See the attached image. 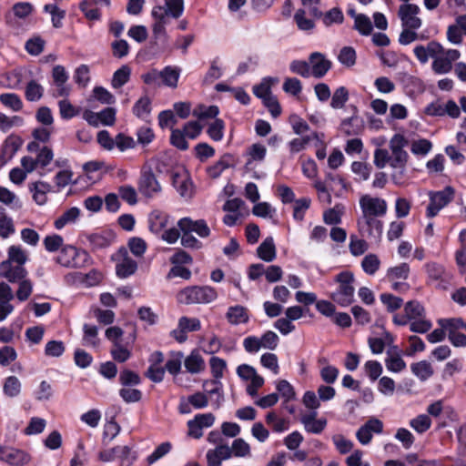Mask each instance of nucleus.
Segmentation results:
<instances>
[{
  "label": "nucleus",
  "mask_w": 466,
  "mask_h": 466,
  "mask_svg": "<svg viewBox=\"0 0 466 466\" xmlns=\"http://www.w3.org/2000/svg\"><path fill=\"white\" fill-rule=\"evenodd\" d=\"M217 290L209 286L187 287L177 294V300L180 304H208L217 299Z\"/></svg>",
  "instance_id": "nucleus-1"
},
{
  "label": "nucleus",
  "mask_w": 466,
  "mask_h": 466,
  "mask_svg": "<svg viewBox=\"0 0 466 466\" xmlns=\"http://www.w3.org/2000/svg\"><path fill=\"white\" fill-rule=\"evenodd\" d=\"M147 171L144 175H185L188 170L168 156L153 157L147 161Z\"/></svg>",
  "instance_id": "nucleus-2"
},
{
  "label": "nucleus",
  "mask_w": 466,
  "mask_h": 466,
  "mask_svg": "<svg viewBox=\"0 0 466 466\" xmlns=\"http://www.w3.org/2000/svg\"><path fill=\"white\" fill-rule=\"evenodd\" d=\"M354 275L350 271H342L336 276L339 289L332 293L331 299L342 307H347L354 301L355 289L352 286Z\"/></svg>",
  "instance_id": "nucleus-3"
},
{
  "label": "nucleus",
  "mask_w": 466,
  "mask_h": 466,
  "mask_svg": "<svg viewBox=\"0 0 466 466\" xmlns=\"http://www.w3.org/2000/svg\"><path fill=\"white\" fill-rule=\"evenodd\" d=\"M89 256L85 250L73 246L64 247L56 258V262L66 268H81L88 260Z\"/></svg>",
  "instance_id": "nucleus-4"
},
{
  "label": "nucleus",
  "mask_w": 466,
  "mask_h": 466,
  "mask_svg": "<svg viewBox=\"0 0 466 466\" xmlns=\"http://www.w3.org/2000/svg\"><path fill=\"white\" fill-rule=\"evenodd\" d=\"M454 198L453 187L448 186L443 190L430 192V204L427 208V217L433 218L446 207Z\"/></svg>",
  "instance_id": "nucleus-5"
},
{
  "label": "nucleus",
  "mask_w": 466,
  "mask_h": 466,
  "mask_svg": "<svg viewBox=\"0 0 466 466\" xmlns=\"http://www.w3.org/2000/svg\"><path fill=\"white\" fill-rule=\"evenodd\" d=\"M116 263V272L119 278H127L133 275L137 269V262L132 259L126 248H121L112 256Z\"/></svg>",
  "instance_id": "nucleus-6"
},
{
  "label": "nucleus",
  "mask_w": 466,
  "mask_h": 466,
  "mask_svg": "<svg viewBox=\"0 0 466 466\" xmlns=\"http://www.w3.org/2000/svg\"><path fill=\"white\" fill-rule=\"evenodd\" d=\"M315 187L319 192V197L323 201L330 202V192L339 195L346 188V184L342 177H328L322 182H317Z\"/></svg>",
  "instance_id": "nucleus-7"
},
{
  "label": "nucleus",
  "mask_w": 466,
  "mask_h": 466,
  "mask_svg": "<svg viewBox=\"0 0 466 466\" xmlns=\"http://www.w3.org/2000/svg\"><path fill=\"white\" fill-rule=\"evenodd\" d=\"M408 145V140L404 136L396 134L390 141V147L392 155L390 156V166L393 167H402L408 160V153L403 147Z\"/></svg>",
  "instance_id": "nucleus-8"
},
{
  "label": "nucleus",
  "mask_w": 466,
  "mask_h": 466,
  "mask_svg": "<svg viewBox=\"0 0 466 466\" xmlns=\"http://www.w3.org/2000/svg\"><path fill=\"white\" fill-rule=\"evenodd\" d=\"M358 227L362 237L378 239L382 234L383 224L377 216L362 215L358 219Z\"/></svg>",
  "instance_id": "nucleus-9"
},
{
  "label": "nucleus",
  "mask_w": 466,
  "mask_h": 466,
  "mask_svg": "<svg viewBox=\"0 0 466 466\" xmlns=\"http://www.w3.org/2000/svg\"><path fill=\"white\" fill-rule=\"evenodd\" d=\"M420 7L415 4H403L400 6L398 16L401 21L402 27L419 29L421 26V19L418 16Z\"/></svg>",
  "instance_id": "nucleus-10"
},
{
  "label": "nucleus",
  "mask_w": 466,
  "mask_h": 466,
  "mask_svg": "<svg viewBox=\"0 0 466 466\" xmlns=\"http://www.w3.org/2000/svg\"><path fill=\"white\" fill-rule=\"evenodd\" d=\"M360 206L362 215L381 217L384 216L387 211L385 200L379 198H372L369 195L361 197Z\"/></svg>",
  "instance_id": "nucleus-11"
},
{
  "label": "nucleus",
  "mask_w": 466,
  "mask_h": 466,
  "mask_svg": "<svg viewBox=\"0 0 466 466\" xmlns=\"http://www.w3.org/2000/svg\"><path fill=\"white\" fill-rule=\"evenodd\" d=\"M383 431V423L381 420L376 418H371L366 421L357 431L356 437L358 441L367 445L372 439V433H381Z\"/></svg>",
  "instance_id": "nucleus-12"
},
{
  "label": "nucleus",
  "mask_w": 466,
  "mask_h": 466,
  "mask_svg": "<svg viewBox=\"0 0 466 466\" xmlns=\"http://www.w3.org/2000/svg\"><path fill=\"white\" fill-rule=\"evenodd\" d=\"M0 460L13 466H22L29 461L30 457L21 450L0 446Z\"/></svg>",
  "instance_id": "nucleus-13"
},
{
  "label": "nucleus",
  "mask_w": 466,
  "mask_h": 466,
  "mask_svg": "<svg viewBox=\"0 0 466 466\" xmlns=\"http://www.w3.org/2000/svg\"><path fill=\"white\" fill-rule=\"evenodd\" d=\"M177 226L180 230L195 232L200 238H208L211 232L204 219L193 220L190 218H183L178 220Z\"/></svg>",
  "instance_id": "nucleus-14"
},
{
  "label": "nucleus",
  "mask_w": 466,
  "mask_h": 466,
  "mask_svg": "<svg viewBox=\"0 0 466 466\" xmlns=\"http://www.w3.org/2000/svg\"><path fill=\"white\" fill-rule=\"evenodd\" d=\"M311 64L310 75L316 78L323 77L331 68V62L326 59L325 56L319 52L312 53L309 57Z\"/></svg>",
  "instance_id": "nucleus-15"
},
{
  "label": "nucleus",
  "mask_w": 466,
  "mask_h": 466,
  "mask_svg": "<svg viewBox=\"0 0 466 466\" xmlns=\"http://www.w3.org/2000/svg\"><path fill=\"white\" fill-rule=\"evenodd\" d=\"M0 276L10 282H16L25 278L26 270L22 265L13 266L10 261L0 263Z\"/></svg>",
  "instance_id": "nucleus-16"
},
{
  "label": "nucleus",
  "mask_w": 466,
  "mask_h": 466,
  "mask_svg": "<svg viewBox=\"0 0 466 466\" xmlns=\"http://www.w3.org/2000/svg\"><path fill=\"white\" fill-rule=\"evenodd\" d=\"M172 184L185 199H190L196 193V185L190 177H173Z\"/></svg>",
  "instance_id": "nucleus-17"
},
{
  "label": "nucleus",
  "mask_w": 466,
  "mask_h": 466,
  "mask_svg": "<svg viewBox=\"0 0 466 466\" xmlns=\"http://www.w3.org/2000/svg\"><path fill=\"white\" fill-rule=\"evenodd\" d=\"M385 365L392 372H400L406 368V362L402 360L398 347L393 346L387 350Z\"/></svg>",
  "instance_id": "nucleus-18"
},
{
  "label": "nucleus",
  "mask_w": 466,
  "mask_h": 466,
  "mask_svg": "<svg viewBox=\"0 0 466 466\" xmlns=\"http://www.w3.org/2000/svg\"><path fill=\"white\" fill-rule=\"evenodd\" d=\"M226 319L231 325H239L248 323L249 316L245 307L236 305L228 308L226 313Z\"/></svg>",
  "instance_id": "nucleus-19"
},
{
  "label": "nucleus",
  "mask_w": 466,
  "mask_h": 466,
  "mask_svg": "<svg viewBox=\"0 0 466 466\" xmlns=\"http://www.w3.org/2000/svg\"><path fill=\"white\" fill-rule=\"evenodd\" d=\"M138 189L145 197L151 198L161 191V186L156 177H141Z\"/></svg>",
  "instance_id": "nucleus-20"
},
{
  "label": "nucleus",
  "mask_w": 466,
  "mask_h": 466,
  "mask_svg": "<svg viewBox=\"0 0 466 466\" xmlns=\"http://www.w3.org/2000/svg\"><path fill=\"white\" fill-rule=\"evenodd\" d=\"M363 127V120L357 115L345 118L341 122V128L347 136L359 135Z\"/></svg>",
  "instance_id": "nucleus-21"
},
{
  "label": "nucleus",
  "mask_w": 466,
  "mask_h": 466,
  "mask_svg": "<svg viewBox=\"0 0 466 466\" xmlns=\"http://www.w3.org/2000/svg\"><path fill=\"white\" fill-rule=\"evenodd\" d=\"M257 254L266 262H271L276 258V247L271 237L267 238L258 248Z\"/></svg>",
  "instance_id": "nucleus-22"
},
{
  "label": "nucleus",
  "mask_w": 466,
  "mask_h": 466,
  "mask_svg": "<svg viewBox=\"0 0 466 466\" xmlns=\"http://www.w3.org/2000/svg\"><path fill=\"white\" fill-rule=\"evenodd\" d=\"M180 72L181 70L177 66H165L160 71V78L162 79L163 85L172 88H176L177 86Z\"/></svg>",
  "instance_id": "nucleus-23"
},
{
  "label": "nucleus",
  "mask_w": 466,
  "mask_h": 466,
  "mask_svg": "<svg viewBox=\"0 0 466 466\" xmlns=\"http://www.w3.org/2000/svg\"><path fill=\"white\" fill-rule=\"evenodd\" d=\"M184 365L187 370L192 374L199 373L205 370L204 359L195 350L185 359Z\"/></svg>",
  "instance_id": "nucleus-24"
},
{
  "label": "nucleus",
  "mask_w": 466,
  "mask_h": 466,
  "mask_svg": "<svg viewBox=\"0 0 466 466\" xmlns=\"http://www.w3.org/2000/svg\"><path fill=\"white\" fill-rule=\"evenodd\" d=\"M148 222L150 230L155 234H158L167 227L168 216L156 210L149 215Z\"/></svg>",
  "instance_id": "nucleus-25"
},
{
  "label": "nucleus",
  "mask_w": 466,
  "mask_h": 466,
  "mask_svg": "<svg viewBox=\"0 0 466 466\" xmlns=\"http://www.w3.org/2000/svg\"><path fill=\"white\" fill-rule=\"evenodd\" d=\"M236 165V159L231 154L223 155L220 159L208 168L209 175H220L222 172L233 168Z\"/></svg>",
  "instance_id": "nucleus-26"
},
{
  "label": "nucleus",
  "mask_w": 466,
  "mask_h": 466,
  "mask_svg": "<svg viewBox=\"0 0 466 466\" xmlns=\"http://www.w3.org/2000/svg\"><path fill=\"white\" fill-rule=\"evenodd\" d=\"M410 370L412 373L422 381L428 380L433 374V369L431 363L426 360L412 363Z\"/></svg>",
  "instance_id": "nucleus-27"
},
{
  "label": "nucleus",
  "mask_w": 466,
  "mask_h": 466,
  "mask_svg": "<svg viewBox=\"0 0 466 466\" xmlns=\"http://www.w3.org/2000/svg\"><path fill=\"white\" fill-rule=\"evenodd\" d=\"M317 413L314 412L309 415H306L301 419L302 423L305 426V429L311 433H320L325 426H326V420H316Z\"/></svg>",
  "instance_id": "nucleus-28"
},
{
  "label": "nucleus",
  "mask_w": 466,
  "mask_h": 466,
  "mask_svg": "<svg viewBox=\"0 0 466 466\" xmlns=\"http://www.w3.org/2000/svg\"><path fill=\"white\" fill-rule=\"evenodd\" d=\"M79 215L80 209L78 208L73 207L68 208L55 221L56 228L61 229L66 225L76 222Z\"/></svg>",
  "instance_id": "nucleus-29"
},
{
  "label": "nucleus",
  "mask_w": 466,
  "mask_h": 466,
  "mask_svg": "<svg viewBox=\"0 0 466 466\" xmlns=\"http://www.w3.org/2000/svg\"><path fill=\"white\" fill-rule=\"evenodd\" d=\"M410 268L408 263H400L387 270V278L390 281H394L396 279L406 280L410 275Z\"/></svg>",
  "instance_id": "nucleus-30"
},
{
  "label": "nucleus",
  "mask_w": 466,
  "mask_h": 466,
  "mask_svg": "<svg viewBox=\"0 0 466 466\" xmlns=\"http://www.w3.org/2000/svg\"><path fill=\"white\" fill-rule=\"evenodd\" d=\"M52 187L45 182L37 181L33 184L32 191H34L33 198L38 205H43L46 202V193L51 191Z\"/></svg>",
  "instance_id": "nucleus-31"
},
{
  "label": "nucleus",
  "mask_w": 466,
  "mask_h": 466,
  "mask_svg": "<svg viewBox=\"0 0 466 466\" xmlns=\"http://www.w3.org/2000/svg\"><path fill=\"white\" fill-rule=\"evenodd\" d=\"M131 69L127 65L117 69L112 77L111 85L114 88H119L129 81Z\"/></svg>",
  "instance_id": "nucleus-32"
},
{
  "label": "nucleus",
  "mask_w": 466,
  "mask_h": 466,
  "mask_svg": "<svg viewBox=\"0 0 466 466\" xmlns=\"http://www.w3.org/2000/svg\"><path fill=\"white\" fill-rule=\"evenodd\" d=\"M44 93L43 86L35 80H31L27 83L25 90V96L26 100L30 102L38 101Z\"/></svg>",
  "instance_id": "nucleus-33"
},
{
  "label": "nucleus",
  "mask_w": 466,
  "mask_h": 466,
  "mask_svg": "<svg viewBox=\"0 0 466 466\" xmlns=\"http://www.w3.org/2000/svg\"><path fill=\"white\" fill-rule=\"evenodd\" d=\"M23 140L16 136H9L2 147L4 154L12 158L19 147L22 146Z\"/></svg>",
  "instance_id": "nucleus-34"
},
{
  "label": "nucleus",
  "mask_w": 466,
  "mask_h": 466,
  "mask_svg": "<svg viewBox=\"0 0 466 466\" xmlns=\"http://www.w3.org/2000/svg\"><path fill=\"white\" fill-rule=\"evenodd\" d=\"M404 311L410 320L422 318L425 315L424 307L416 300L407 302L404 307Z\"/></svg>",
  "instance_id": "nucleus-35"
},
{
  "label": "nucleus",
  "mask_w": 466,
  "mask_h": 466,
  "mask_svg": "<svg viewBox=\"0 0 466 466\" xmlns=\"http://www.w3.org/2000/svg\"><path fill=\"white\" fill-rule=\"evenodd\" d=\"M380 260L375 254L366 255L361 261L362 269L369 275H374L380 268Z\"/></svg>",
  "instance_id": "nucleus-36"
},
{
  "label": "nucleus",
  "mask_w": 466,
  "mask_h": 466,
  "mask_svg": "<svg viewBox=\"0 0 466 466\" xmlns=\"http://www.w3.org/2000/svg\"><path fill=\"white\" fill-rule=\"evenodd\" d=\"M353 28L362 35H369L373 26L370 19L366 15L360 14L359 16L356 17Z\"/></svg>",
  "instance_id": "nucleus-37"
},
{
  "label": "nucleus",
  "mask_w": 466,
  "mask_h": 466,
  "mask_svg": "<svg viewBox=\"0 0 466 466\" xmlns=\"http://www.w3.org/2000/svg\"><path fill=\"white\" fill-rule=\"evenodd\" d=\"M3 390L10 398L16 397L21 391L20 380L15 376L8 377L4 383Z\"/></svg>",
  "instance_id": "nucleus-38"
},
{
  "label": "nucleus",
  "mask_w": 466,
  "mask_h": 466,
  "mask_svg": "<svg viewBox=\"0 0 466 466\" xmlns=\"http://www.w3.org/2000/svg\"><path fill=\"white\" fill-rule=\"evenodd\" d=\"M344 21V15L340 8L333 7L329 11L323 14L322 22L326 26H329L332 24H342Z\"/></svg>",
  "instance_id": "nucleus-39"
},
{
  "label": "nucleus",
  "mask_w": 466,
  "mask_h": 466,
  "mask_svg": "<svg viewBox=\"0 0 466 466\" xmlns=\"http://www.w3.org/2000/svg\"><path fill=\"white\" fill-rule=\"evenodd\" d=\"M438 324L448 331V335L451 332H459L458 330L464 328L465 325L461 318L440 319Z\"/></svg>",
  "instance_id": "nucleus-40"
},
{
  "label": "nucleus",
  "mask_w": 466,
  "mask_h": 466,
  "mask_svg": "<svg viewBox=\"0 0 466 466\" xmlns=\"http://www.w3.org/2000/svg\"><path fill=\"white\" fill-rule=\"evenodd\" d=\"M65 344L61 340H50L45 348V355L52 358H59L65 352Z\"/></svg>",
  "instance_id": "nucleus-41"
},
{
  "label": "nucleus",
  "mask_w": 466,
  "mask_h": 466,
  "mask_svg": "<svg viewBox=\"0 0 466 466\" xmlns=\"http://www.w3.org/2000/svg\"><path fill=\"white\" fill-rule=\"evenodd\" d=\"M380 301L386 306L389 312L399 309L403 303L401 298L396 297L390 293H382L380 296Z\"/></svg>",
  "instance_id": "nucleus-42"
},
{
  "label": "nucleus",
  "mask_w": 466,
  "mask_h": 466,
  "mask_svg": "<svg viewBox=\"0 0 466 466\" xmlns=\"http://www.w3.org/2000/svg\"><path fill=\"white\" fill-rule=\"evenodd\" d=\"M151 112V100L148 96H142L133 106V113L137 117H144V115H149Z\"/></svg>",
  "instance_id": "nucleus-43"
},
{
  "label": "nucleus",
  "mask_w": 466,
  "mask_h": 466,
  "mask_svg": "<svg viewBox=\"0 0 466 466\" xmlns=\"http://www.w3.org/2000/svg\"><path fill=\"white\" fill-rule=\"evenodd\" d=\"M294 20L299 30L309 31L315 27L313 20L306 17V11L304 9H298L294 15Z\"/></svg>",
  "instance_id": "nucleus-44"
},
{
  "label": "nucleus",
  "mask_w": 466,
  "mask_h": 466,
  "mask_svg": "<svg viewBox=\"0 0 466 466\" xmlns=\"http://www.w3.org/2000/svg\"><path fill=\"white\" fill-rule=\"evenodd\" d=\"M0 101L3 105L12 108L14 111H20L23 107L22 100L14 93L0 95Z\"/></svg>",
  "instance_id": "nucleus-45"
},
{
  "label": "nucleus",
  "mask_w": 466,
  "mask_h": 466,
  "mask_svg": "<svg viewBox=\"0 0 466 466\" xmlns=\"http://www.w3.org/2000/svg\"><path fill=\"white\" fill-rule=\"evenodd\" d=\"M119 382L124 387L136 386L141 382V379L135 371L123 370L119 375Z\"/></svg>",
  "instance_id": "nucleus-46"
},
{
  "label": "nucleus",
  "mask_w": 466,
  "mask_h": 466,
  "mask_svg": "<svg viewBox=\"0 0 466 466\" xmlns=\"http://www.w3.org/2000/svg\"><path fill=\"white\" fill-rule=\"evenodd\" d=\"M349 99V92L345 86L337 88L332 96L330 106L333 108H341Z\"/></svg>",
  "instance_id": "nucleus-47"
},
{
  "label": "nucleus",
  "mask_w": 466,
  "mask_h": 466,
  "mask_svg": "<svg viewBox=\"0 0 466 466\" xmlns=\"http://www.w3.org/2000/svg\"><path fill=\"white\" fill-rule=\"evenodd\" d=\"M186 137L183 130L173 128L171 130L170 144L180 150H187L188 143L186 140Z\"/></svg>",
  "instance_id": "nucleus-48"
},
{
  "label": "nucleus",
  "mask_w": 466,
  "mask_h": 466,
  "mask_svg": "<svg viewBox=\"0 0 466 466\" xmlns=\"http://www.w3.org/2000/svg\"><path fill=\"white\" fill-rule=\"evenodd\" d=\"M266 422L272 427L276 432H282L288 429L289 421L284 419H279L276 413L268 412L266 416Z\"/></svg>",
  "instance_id": "nucleus-49"
},
{
  "label": "nucleus",
  "mask_w": 466,
  "mask_h": 466,
  "mask_svg": "<svg viewBox=\"0 0 466 466\" xmlns=\"http://www.w3.org/2000/svg\"><path fill=\"white\" fill-rule=\"evenodd\" d=\"M45 44L46 42L44 39H42L40 36H36L28 39L25 42V48L28 54L32 56H38L43 52Z\"/></svg>",
  "instance_id": "nucleus-50"
},
{
  "label": "nucleus",
  "mask_w": 466,
  "mask_h": 466,
  "mask_svg": "<svg viewBox=\"0 0 466 466\" xmlns=\"http://www.w3.org/2000/svg\"><path fill=\"white\" fill-rule=\"evenodd\" d=\"M0 202L7 206H12L13 208H21L22 204L16 196L5 187H0Z\"/></svg>",
  "instance_id": "nucleus-51"
},
{
  "label": "nucleus",
  "mask_w": 466,
  "mask_h": 466,
  "mask_svg": "<svg viewBox=\"0 0 466 466\" xmlns=\"http://www.w3.org/2000/svg\"><path fill=\"white\" fill-rule=\"evenodd\" d=\"M232 454L236 457H246L250 455L249 444L241 438L236 439L230 447Z\"/></svg>",
  "instance_id": "nucleus-52"
},
{
  "label": "nucleus",
  "mask_w": 466,
  "mask_h": 466,
  "mask_svg": "<svg viewBox=\"0 0 466 466\" xmlns=\"http://www.w3.org/2000/svg\"><path fill=\"white\" fill-rule=\"evenodd\" d=\"M410 425L417 432L423 433L430 429L431 420L428 415L421 414L411 420Z\"/></svg>",
  "instance_id": "nucleus-53"
},
{
  "label": "nucleus",
  "mask_w": 466,
  "mask_h": 466,
  "mask_svg": "<svg viewBox=\"0 0 466 466\" xmlns=\"http://www.w3.org/2000/svg\"><path fill=\"white\" fill-rule=\"evenodd\" d=\"M310 203L311 201L308 198L297 199L293 207V218L298 221L303 220L304 213L309 208Z\"/></svg>",
  "instance_id": "nucleus-54"
},
{
  "label": "nucleus",
  "mask_w": 466,
  "mask_h": 466,
  "mask_svg": "<svg viewBox=\"0 0 466 466\" xmlns=\"http://www.w3.org/2000/svg\"><path fill=\"white\" fill-rule=\"evenodd\" d=\"M349 248L353 256H360L366 252L369 246L364 239H360L357 236L351 235Z\"/></svg>",
  "instance_id": "nucleus-55"
},
{
  "label": "nucleus",
  "mask_w": 466,
  "mask_h": 466,
  "mask_svg": "<svg viewBox=\"0 0 466 466\" xmlns=\"http://www.w3.org/2000/svg\"><path fill=\"white\" fill-rule=\"evenodd\" d=\"M225 128L224 121L220 118H216L208 128V136L215 141H220L223 138V130Z\"/></svg>",
  "instance_id": "nucleus-56"
},
{
  "label": "nucleus",
  "mask_w": 466,
  "mask_h": 466,
  "mask_svg": "<svg viewBox=\"0 0 466 466\" xmlns=\"http://www.w3.org/2000/svg\"><path fill=\"white\" fill-rule=\"evenodd\" d=\"M111 355L115 360L118 362H125L130 358L131 353L119 341H115L111 350Z\"/></svg>",
  "instance_id": "nucleus-57"
},
{
  "label": "nucleus",
  "mask_w": 466,
  "mask_h": 466,
  "mask_svg": "<svg viewBox=\"0 0 466 466\" xmlns=\"http://www.w3.org/2000/svg\"><path fill=\"white\" fill-rule=\"evenodd\" d=\"M339 61L348 67L354 66L356 63V52L354 48L344 46L339 52Z\"/></svg>",
  "instance_id": "nucleus-58"
},
{
  "label": "nucleus",
  "mask_w": 466,
  "mask_h": 466,
  "mask_svg": "<svg viewBox=\"0 0 466 466\" xmlns=\"http://www.w3.org/2000/svg\"><path fill=\"white\" fill-rule=\"evenodd\" d=\"M289 69L292 73L302 77H309L310 76L309 63L304 60H293L290 63Z\"/></svg>",
  "instance_id": "nucleus-59"
},
{
  "label": "nucleus",
  "mask_w": 466,
  "mask_h": 466,
  "mask_svg": "<svg viewBox=\"0 0 466 466\" xmlns=\"http://www.w3.org/2000/svg\"><path fill=\"white\" fill-rule=\"evenodd\" d=\"M432 327V324L430 320L424 319V317L412 319L410 323V329L415 333H427Z\"/></svg>",
  "instance_id": "nucleus-60"
},
{
  "label": "nucleus",
  "mask_w": 466,
  "mask_h": 466,
  "mask_svg": "<svg viewBox=\"0 0 466 466\" xmlns=\"http://www.w3.org/2000/svg\"><path fill=\"white\" fill-rule=\"evenodd\" d=\"M128 248L136 257H142L147 249L146 241L137 237L131 238L128 241Z\"/></svg>",
  "instance_id": "nucleus-61"
},
{
  "label": "nucleus",
  "mask_w": 466,
  "mask_h": 466,
  "mask_svg": "<svg viewBox=\"0 0 466 466\" xmlns=\"http://www.w3.org/2000/svg\"><path fill=\"white\" fill-rule=\"evenodd\" d=\"M432 147V144L430 140L421 138L412 142L410 150L414 155L424 156L428 154Z\"/></svg>",
  "instance_id": "nucleus-62"
},
{
  "label": "nucleus",
  "mask_w": 466,
  "mask_h": 466,
  "mask_svg": "<svg viewBox=\"0 0 466 466\" xmlns=\"http://www.w3.org/2000/svg\"><path fill=\"white\" fill-rule=\"evenodd\" d=\"M262 103L268 109L274 118L278 117L281 114V106L278 98L272 95V93L262 99Z\"/></svg>",
  "instance_id": "nucleus-63"
},
{
  "label": "nucleus",
  "mask_w": 466,
  "mask_h": 466,
  "mask_svg": "<svg viewBox=\"0 0 466 466\" xmlns=\"http://www.w3.org/2000/svg\"><path fill=\"white\" fill-rule=\"evenodd\" d=\"M252 212L257 217L271 218L276 210L268 202H260L253 207Z\"/></svg>",
  "instance_id": "nucleus-64"
}]
</instances>
